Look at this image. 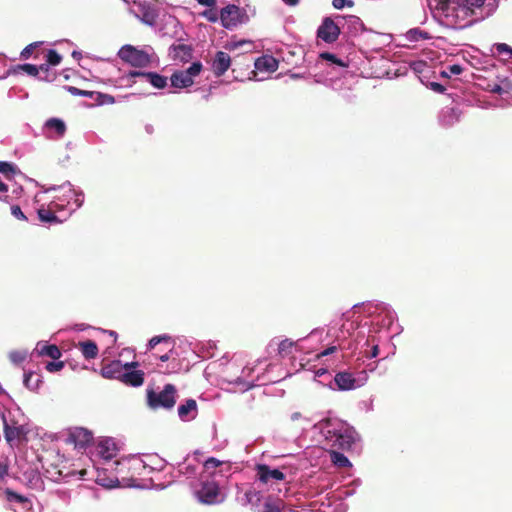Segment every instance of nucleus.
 <instances>
[{
	"label": "nucleus",
	"mask_w": 512,
	"mask_h": 512,
	"mask_svg": "<svg viewBox=\"0 0 512 512\" xmlns=\"http://www.w3.org/2000/svg\"><path fill=\"white\" fill-rule=\"evenodd\" d=\"M433 18L450 29H464L476 22L469 8L460 0H427Z\"/></svg>",
	"instance_id": "3"
},
{
	"label": "nucleus",
	"mask_w": 512,
	"mask_h": 512,
	"mask_svg": "<svg viewBox=\"0 0 512 512\" xmlns=\"http://www.w3.org/2000/svg\"><path fill=\"white\" fill-rule=\"evenodd\" d=\"M118 56L124 62L133 67H147L151 63V55L144 50L137 49L132 45H124L118 51Z\"/></svg>",
	"instance_id": "9"
},
{
	"label": "nucleus",
	"mask_w": 512,
	"mask_h": 512,
	"mask_svg": "<svg viewBox=\"0 0 512 512\" xmlns=\"http://www.w3.org/2000/svg\"><path fill=\"white\" fill-rule=\"evenodd\" d=\"M203 65L200 61H195L186 69L175 70L171 77V86L175 89L189 88L194 84V79L200 75Z\"/></svg>",
	"instance_id": "7"
},
{
	"label": "nucleus",
	"mask_w": 512,
	"mask_h": 512,
	"mask_svg": "<svg viewBox=\"0 0 512 512\" xmlns=\"http://www.w3.org/2000/svg\"><path fill=\"white\" fill-rule=\"evenodd\" d=\"M199 470H201V472L203 471V465L193 464L188 462L187 460L179 464L178 466L179 474L185 476L188 479L195 477L198 474Z\"/></svg>",
	"instance_id": "31"
},
{
	"label": "nucleus",
	"mask_w": 512,
	"mask_h": 512,
	"mask_svg": "<svg viewBox=\"0 0 512 512\" xmlns=\"http://www.w3.org/2000/svg\"><path fill=\"white\" fill-rule=\"evenodd\" d=\"M362 374L363 377L358 380L349 372H338L334 377V381L339 390H353L361 387L365 383L367 375L365 372Z\"/></svg>",
	"instance_id": "17"
},
{
	"label": "nucleus",
	"mask_w": 512,
	"mask_h": 512,
	"mask_svg": "<svg viewBox=\"0 0 512 512\" xmlns=\"http://www.w3.org/2000/svg\"><path fill=\"white\" fill-rule=\"evenodd\" d=\"M494 51L498 53L499 55H506V60H509L512 58V47L509 46L506 43H496L493 46Z\"/></svg>",
	"instance_id": "44"
},
{
	"label": "nucleus",
	"mask_w": 512,
	"mask_h": 512,
	"mask_svg": "<svg viewBox=\"0 0 512 512\" xmlns=\"http://www.w3.org/2000/svg\"><path fill=\"white\" fill-rule=\"evenodd\" d=\"M11 214L18 220H21V221H26L27 220V217L25 216V214L22 212L21 208L19 205H13L11 203Z\"/></svg>",
	"instance_id": "54"
},
{
	"label": "nucleus",
	"mask_w": 512,
	"mask_h": 512,
	"mask_svg": "<svg viewBox=\"0 0 512 512\" xmlns=\"http://www.w3.org/2000/svg\"><path fill=\"white\" fill-rule=\"evenodd\" d=\"M203 16L209 20L210 22H216L218 20V16L215 12L209 10V11H205L203 13Z\"/></svg>",
	"instance_id": "62"
},
{
	"label": "nucleus",
	"mask_w": 512,
	"mask_h": 512,
	"mask_svg": "<svg viewBox=\"0 0 512 512\" xmlns=\"http://www.w3.org/2000/svg\"><path fill=\"white\" fill-rule=\"evenodd\" d=\"M372 342H374V339L372 340ZM378 353H379L378 344L377 343H373V345L371 347V350H370L369 353L366 354V357L369 358V359H372V358L377 357Z\"/></svg>",
	"instance_id": "60"
},
{
	"label": "nucleus",
	"mask_w": 512,
	"mask_h": 512,
	"mask_svg": "<svg viewBox=\"0 0 512 512\" xmlns=\"http://www.w3.org/2000/svg\"><path fill=\"white\" fill-rule=\"evenodd\" d=\"M117 445L112 438L105 437L99 439L96 446V453L102 459L108 461L114 458L117 454Z\"/></svg>",
	"instance_id": "22"
},
{
	"label": "nucleus",
	"mask_w": 512,
	"mask_h": 512,
	"mask_svg": "<svg viewBox=\"0 0 512 512\" xmlns=\"http://www.w3.org/2000/svg\"><path fill=\"white\" fill-rule=\"evenodd\" d=\"M256 477L258 481L271 488L285 481V474L278 468H272L266 464L256 466Z\"/></svg>",
	"instance_id": "13"
},
{
	"label": "nucleus",
	"mask_w": 512,
	"mask_h": 512,
	"mask_svg": "<svg viewBox=\"0 0 512 512\" xmlns=\"http://www.w3.org/2000/svg\"><path fill=\"white\" fill-rule=\"evenodd\" d=\"M23 192V188L21 186H14L12 190H9V194L12 196V202L19 198Z\"/></svg>",
	"instance_id": "59"
},
{
	"label": "nucleus",
	"mask_w": 512,
	"mask_h": 512,
	"mask_svg": "<svg viewBox=\"0 0 512 512\" xmlns=\"http://www.w3.org/2000/svg\"><path fill=\"white\" fill-rule=\"evenodd\" d=\"M461 110L456 107H444L438 116L439 123L443 127H451L460 121Z\"/></svg>",
	"instance_id": "23"
},
{
	"label": "nucleus",
	"mask_w": 512,
	"mask_h": 512,
	"mask_svg": "<svg viewBox=\"0 0 512 512\" xmlns=\"http://www.w3.org/2000/svg\"><path fill=\"white\" fill-rule=\"evenodd\" d=\"M231 465L214 457L208 458L203 464V471L197 481L191 483L195 498L206 505L220 504L225 500L221 491L220 480L230 474Z\"/></svg>",
	"instance_id": "2"
},
{
	"label": "nucleus",
	"mask_w": 512,
	"mask_h": 512,
	"mask_svg": "<svg viewBox=\"0 0 512 512\" xmlns=\"http://www.w3.org/2000/svg\"><path fill=\"white\" fill-rule=\"evenodd\" d=\"M96 482L105 488H115L119 485L118 477L102 476L100 472L97 475Z\"/></svg>",
	"instance_id": "40"
},
{
	"label": "nucleus",
	"mask_w": 512,
	"mask_h": 512,
	"mask_svg": "<svg viewBox=\"0 0 512 512\" xmlns=\"http://www.w3.org/2000/svg\"><path fill=\"white\" fill-rule=\"evenodd\" d=\"M337 346L333 345V346H330L328 347L327 349L323 350L321 353L317 354V358H320V357H323V356H327V355H331L333 354L334 352L337 351Z\"/></svg>",
	"instance_id": "61"
},
{
	"label": "nucleus",
	"mask_w": 512,
	"mask_h": 512,
	"mask_svg": "<svg viewBox=\"0 0 512 512\" xmlns=\"http://www.w3.org/2000/svg\"><path fill=\"white\" fill-rule=\"evenodd\" d=\"M170 340V336L168 335H158L152 337L148 342V348L153 349L156 345L160 344L161 342H165Z\"/></svg>",
	"instance_id": "51"
},
{
	"label": "nucleus",
	"mask_w": 512,
	"mask_h": 512,
	"mask_svg": "<svg viewBox=\"0 0 512 512\" xmlns=\"http://www.w3.org/2000/svg\"><path fill=\"white\" fill-rule=\"evenodd\" d=\"M44 128L47 130L48 137L62 138L66 132V125L63 120L59 118H50L45 124Z\"/></svg>",
	"instance_id": "24"
},
{
	"label": "nucleus",
	"mask_w": 512,
	"mask_h": 512,
	"mask_svg": "<svg viewBox=\"0 0 512 512\" xmlns=\"http://www.w3.org/2000/svg\"><path fill=\"white\" fill-rule=\"evenodd\" d=\"M33 353H36L39 356H48L54 360H57L61 357V351L56 345H49L42 341L36 344Z\"/></svg>",
	"instance_id": "29"
},
{
	"label": "nucleus",
	"mask_w": 512,
	"mask_h": 512,
	"mask_svg": "<svg viewBox=\"0 0 512 512\" xmlns=\"http://www.w3.org/2000/svg\"><path fill=\"white\" fill-rule=\"evenodd\" d=\"M67 89H68V91L72 95H75V96H86V97L89 96V97H91L94 94V92L81 90V89L73 87V86H68Z\"/></svg>",
	"instance_id": "55"
},
{
	"label": "nucleus",
	"mask_w": 512,
	"mask_h": 512,
	"mask_svg": "<svg viewBox=\"0 0 512 512\" xmlns=\"http://www.w3.org/2000/svg\"><path fill=\"white\" fill-rule=\"evenodd\" d=\"M3 421L5 439L8 443L13 444L14 442L20 441L25 437L27 429L24 425L16 424L14 422L9 423L5 416L3 417Z\"/></svg>",
	"instance_id": "19"
},
{
	"label": "nucleus",
	"mask_w": 512,
	"mask_h": 512,
	"mask_svg": "<svg viewBox=\"0 0 512 512\" xmlns=\"http://www.w3.org/2000/svg\"><path fill=\"white\" fill-rule=\"evenodd\" d=\"M460 3L469 8L476 22L489 17L497 8L496 0H460Z\"/></svg>",
	"instance_id": "12"
},
{
	"label": "nucleus",
	"mask_w": 512,
	"mask_h": 512,
	"mask_svg": "<svg viewBox=\"0 0 512 512\" xmlns=\"http://www.w3.org/2000/svg\"><path fill=\"white\" fill-rule=\"evenodd\" d=\"M129 77H141L145 79L146 82H149L156 89H164L168 84L167 77L160 75L156 72H143V71H130Z\"/></svg>",
	"instance_id": "20"
},
{
	"label": "nucleus",
	"mask_w": 512,
	"mask_h": 512,
	"mask_svg": "<svg viewBox=\"0 0 512 512\" xmlns=\"http://www.w3.org/2000/svg\"><path fill=\"white\" fill-rule=\"evenodd\" d=\"M283 505L281 499L269 496L265 499L262 512H284Z\"/></svg>",
	"instance_id": "37"
},
{
	"label": "nucleus",
	"mask_w": 512,
	"mask_h": 512,
	"mask_svg": "<svg viewBox=\"0 0 512 512\" xmlns=\"http://www.w3.org/2000/svg\"><path fill=\"white\" fill-rule=\"evenodd\" d=\"M178 415L183 421H190L197 415V403L194 399H188L178 407Z\"/></svg>",
	"instance_id": "28"
},
{
	"label": "nucleus",
	"mask_w": 512,
	"mask_h": 512,
	"mask_svg": "<svg viewBox=\"0 0 512 512\" xmlns=\"http://www.w3.org/2000/svg\"><path fill=\"white\" fill-rule=\"evenodd\" d=\"M231 66V57L224 51H217L212 62L211 69L216 77H220L226 73Z\"/></svg>",
	"instance_id": "21"
},
{
	"label": "nucleus",
	"mask_w": 512,
	"mask_h": 512,
	"mask_svg": "<svg viewBox=\"0 0 512 512\" xmlns=\"http://www.w3.org/2000/svg\"><path fill=\"white\" fill-rule=\"evenodd\" d=\"M81 352L86 359H94L98 355V347L94 341L88 340L79 343Z\"/></svg>",
	"instance_id": "36"
},
{
	"label": "nucleus",
	"mask_w": 512,
	"mask_h": 512,
	"mask_svg": "<svg viewBox=\"0 0 512 512\" xmlns=\"http://www.w3.org/2000/svg\"><path fill=\"white\" fill-rule=\"evenodd\" d=\"M361 308L368 316L374 317L377 320V324H380L381 327L390 329L397 320V314L394 309L384 302L374 301L353 306L355 310Z\"/></svg>",
	"instance_id": "5"
},
{
	"label": "nucleus",
	"mask_w": 512,
	"mask_h": 512,
	"mask_svg": "<svg viewBox=\"0 0 512 512\" xmlns=\"http://www.w3.org/2000/svg\"><path fill=\"white\" fill-rule=\"evenodd\" d=\"M18 69L24 71L25 73H27L30 76L40 77L39 76L40 72H45V73L48 72V65L41 64L40 66H36L33 64L26 63V64L19 65Z\"/></svg>",
	"instance_id": "38"
},
{
	"label": "nucleus",
	"mask_w": 512,
	"mask_h": 512,
	"mask_svg": "<svg viewBox=\"0 0 512 512\" xmlns=\"http://www.w3.org/2000/svg\"><path fill=\"white\" fill-rule=\"evenodd\" d=\"M27 356H28V351L25 349L24 350H14L9 353V359L15 365H19L22 362H24L26 360Z\"/></svg>",
	"instance_id": "41"
},
{
	"label": "nucleus",
	"mask_w": 512,
	"mask_h": 512,
	"mask_svg": "<svg viewBox=\"0 0 512 512\" xmlns=\"http://www.w3.org/2000/svg\"><path fill=\"white\" fill-rule=\"evenodd\" d=\"M115 471L118 475L124 477L126 472H131L132 475H144L146 471L149 472L152 470L150 466H148L141 458L139 457H131L124 458L114 462Z\"/></svg>",
	"instance_id": "11"
},
{
	"label": "nucleus",
	"mask_w": 512,
	"mask_h": 512,
	"mask_svg": "<svg viewBox=\"0 0 512 512\" xmlns=\"http://www.w3.org/2000/svg\"><path fill=\"white\" fill-rule=\"evenodd\" d=\"M0 174H2L6 180L11 181L16 175L21 174V172L15 164L0 161Z\"/></svg>",
	"instance_id": "34"
},
{
	"label": "nucleus",
	"mask_w": 512,
	"mask_h": 512,
	"mask_svg": "<svg viewBox=\"0 0 512 512\" xmlns=\"http://www.w3.org/2000/svg\"><path fill=\"white\" fill-rule=\"evenodd\" d=\"M23 383L30 390H35L39 387V385L41 383V379H40L39 375H37L33 372H28V373H24Z\"/></svg>",
	"instance_id": "39"
},
{
	"label": "nucleus",
	"mask_w": 512,
	"mask_h": 512,
	"mask_svg": "<svg viewBox=\"0 0 512 512\" xmlns=\"http://www.w3.org/2000/svg\"><path fill=\"white\" fill-rule=\"evenodd\" d=\"M240 364L236 361L228 362L222 370L223 381L234 385L241 391H248L256 386V379H248L240 375Z\"/></svg>",
	"instance_id": "6"
},
{
	"label": "nucleus",
	"mask_w": 512,
	"mask_h": 512,
	"mask_svg": "<svg viewBox=\"0 0 512 512\" xmlns=\"http://www.w3.org/2000/svg\"><path fill=\"white\" fill-rule=\"evenodd\" d=\"M5 497L9 502L25 503L28 501L27 497L18 494L10 488L4 490Z\"/></svg>",
	"instance_id": "42"
},
{
	"label": "nucleus",
	"mask_w": 512,
	"mask_h": 512,
	"mask_svg": "<svg viewBox=\"0 0 512 512\" xmlns=\"http://www.w3.org/2000/svg\"><path fill=\"white\" fill-rule=\"evenodd\" d=\"M314 429L323 437L325 446L331 449V462L340 468L351 466L349 459L337 450L348 451L352 448L358 439L355 429L336 418L322 420L314 425Z\"/></svg>",
	"instance_id": "1"
},
{
	"label": "nucleus",
	"mask_w": 512,
	"mask_h": 512,
	"mask_svg": "<svg viewBox=\"0 0 512 512\" xmlns=\"http://www.w3.org/2000/svg\"><path fill=\"white\" fill-rule=\"evenodd\" d=\"M95 101L99 105H109V104H113L115 102V99L113 96H111L109 94L97 92Z\"/></svg>",
	"instance_id": "47"
},
{
	"label": "nucleus",
	"mask_w": 512,
	"mask_h": 512,
	"mask_svg": "<svg viewBox=\"0 0 512 512\" xmlns=\"http://www.w3.org/2000/svg\"><path fill=\"white\" fill-rule=\"evenodd\" d=\"M320 57L322 59H325V60H328L338 66H341V67H346L347 64L342 60V59H339L337 58L334 54H331L329 52H324V53H321L320 54Z\"/></svg>",
	"instance_id": "49"
},
{
	"label": "nucleus",
	"mask_w": 512,
	"mask_h": 512,
	"mask_svg": "<svg viewBox=\"0 0 512 512\" xmlns=\"http://www.w3.org/2000/svg\"><path fill=\"white\" fill-rule=\"evenodd\" d=\"M0 201L11 204L12 196L9 194V187L0 176Z\"/></svg>",
	"instance_id": "43"
},
{
	"label": "nucleus",
	"mask_w": 512,
	"mask_h": 512,
	"mask_svg": "<svg viewBox=\"0 0 512 512\" xmlns=\"http://www.w3.org/2000/svg\"><path fill=\"white\" fill-rule=\"evenodd\" d=\"M430 86L433 91L438 92V93H443L445 90L444 86L437 82H432L430 84Z\"/></svg>",
	"instance_id": "63"
},
{
	"label": "nucleus",
	"mask_w": 512,
	"mask_h": 512,
	"mask_svg": "<svg viewBox=\"0 0 512 512\" xmlns=\"http://www.w3.org/2000/svg\"><path fill=\"white\" fill-rule=\"evenodd\" d=\"M63 367H64L63 361H52V362L47 363L46 370L48 372L54 373V372L60 371L61 369H63Z\"/></svg>",
	"instance_id": "53"
},
{
	"label": "nucleus",
	"mask_w": 512,
	"mask_h": 512,
	"mask_svg": "<svg viewBox=\"0 0 512 512\" xmlns=\"http://www.w3.org/2000/svg\"><path fill=\"white\" fill-rule=\"evenodd\" d=\"M463 71V68L461 65L453 64L446 67L444 71H442V75L445 77H450L452 75H459Z\"/></svg>",
	"instance_id": "48"
},
{
	"label": "nucleus",
	"mask_w": 512,
	"mask_h": 512,
	"mask_svg": "<svg viewBox=\"0 0 512 512\" xmlns=\"http://www.w3.org/2000/svg\"><path fill=\"white\" fill-rule=\"evenodd\" d=\"M339 21L344 22L349 29V32L352 34H358L364 30V25L362 20L355 15H348L346 17H340Z\"/></svg>",
	"instance_id": "30"
},
{
	"label": "nucleus",
	"mask_w": 512,
	"mask_h": 512,
	"mask_svg": "<svg viewBox=\"0 0 512 512\" xmlns=\"http://www.w3.org/2000/svg\"><path fill=\"white\" fill-rule=\"evenodd\" d=\"M243 46H249V48L251 49L252 42L248 41V40L230 41L225 45V48L227 50L233 51V50H237Z\"/></svg>",
	"instance_id": "46"
},
{
	"label": "nucleus",
	"mask_w": 512,
	"mask_h": 512,
	"mask_svg": "<svg viewBox=\"0 0 512 512\" xmlns=\"http://www.w3.org/2000/svg\"><path fill=\"white\" fill-rule=\"evenodd\" d=\"M35 203L37 204V213L41 222L48 224L60 222L56 216V213L60 211L52 206L41 191L35 195Z\"/></svg>",
	"instance_id": "14"
},
{
	"label": "nucleus",
	"mask_w": 512,
	"mask_h": 512,
	"mask_svg": "<svg viewBox=\"0 0 512 512\" xmlns=\"http://www.w3.org/2000/svg\"><path fill=\"white\" fill-rule=\"evenodd\" d=\"M220 20L226 29H234L248 21L246 11L234 4L227 5L220 12Z\"/></svg>",
	"instance_id": "10"
},
{
	"label": "nucleus",
	"mask_w": 512,
	"mask_h": 512,
	"mask_svg": "<svg viewBox=\"0 0 512 512\" xmlns=\"http://www.w3.org/2000/svg\"><path fill=\"white\" fill-rule=\"evenodd\" d=\"M92 440V432L83 427H75L71 429L68 435V441L73 443L77 449L86 448Z\"/></svg>",
	"instance_id": "18"
},
{
	"label": "nucleus",
	"mask_w": 512,
	"mask_h": 512,
	"mask_svg": "<svg viewBox=\"0 0 512 512\" xmlns=\"http://www.w3.org/2000/svg\"><path fill=\"white\" fill-rule=\"evenodd\" d=\"M198 4L206 7H214L216 4V0H197Z\"/></svg>",
	"instance_id": "64"
},
{
	"label": "nucleus",
	"mask_w": 512,
	"mask_h": 512,
	"mask_svg": "<svg viewBox=\"0 0 512 512\" xmlns=\"http://www.w3.org/2000/svg\"><path fill=\"white\" fill-rule=\"evenodd\" d=\"M332 5L336 9H342L346 5L351 6L352 5V1H350V0H333L332 1Z\"/></svg>",
	"instance_id": "58"
},
{
	"label": "nucleus",
	"mask_w": 512,
	"mask_h": 512,
	"mask_svg": "<svg viewBox=\"0 0 512 512\" xmlns=\"http://www.w3.org/2000/svg\"><path fill=\"white\" fill-rule=\"evenodd\" d=\"M169 54L175 61L188 62L192 58V48L186 44L173 45Z\"/></svg>",
	"instance_id": "27"
},
{
	"label": "nucleus",
	"mask_w": 512,
	"mask_h": 512,
	"mask_svg": "<svg viewBox=\"0 0 512 512\" xmlns=\"http://www.w3.org/2000/svg\"><path fill=\"white\" fill-rule=\"evenodd\" d=\"M124 370V364L119 360H114L102 367L101 375L107 379L120 380Z\"/></svg>",
	"instance_id": "26"
},
{
	"label": "nucleus",
	"mask_w": 512,
	"mask_h": 512,
	"mask_svg": "<svg viewBox=\"0 0 512 512\" xmlns=\"http://www.w3.org/2000/svg\"><path fill=\"white\" fill-rule=\"evenodd\" d=\"M36 46H37V43H31V44L27 45V46H26V47L21 51V54H20L21 58H23V59H27V58L31 55L32 51L34 50V48H35Z\"/></svg>",
	"instance_id": "57"
},
{
	"label": "nucleus",
	"mask_w": 512,
	"mask_h": 512,
	"mask_svg": "<svg viewBox=\"0 0 512 512\" xmlns=\"http://www.w3.org/2000/svg\"><path fill=\"white\" fill-rule=\"evenodd\" d=\"M340 34L339 21L334 22L331 18H325L318 27L317 36L326 43L335 42Z\"/></svg>",
	"instance_id": "16"
},
{
	"label": "nucleus",
	"mask_w": 512,
	"mask_h": 512,
	"mask_svg": "<svg viewBox=\"0 0 512 512\" xmlns=\"http://www.w3.org/2000/svg\"><path fill=\"white\" fill-rule=\"evenodd\" d=\"M42 188L43 190L41 192L46 196V199L52 206L61 212L67 211L68 215L72 214L83 205V191L75 189L70 182H65L59 186L52 185Z\"/></svg>",
	"instance_id": "4"
},
{
	"label": "nucleus",
	"mask_w": 512,
	"mask_h": 512,
	"mask_svg": "<svg viewBox=\"0 0 512 512\" xmlns=\"http://www.w3.org/2000/svg\"><path fill=\"white\" fill-rule=\"evenodd\" d=\"M278 66V60L271 55H263L254 63V67L257 71L265 73L275 72L278 69Z\"/></svg>",
	"instance_id": "25"
},
{
	"label": "nucleus",
	"mask_w": 512,
	"mask_h": 512,
	"mask_svg": "<svg viewBox=\"0 0 512 512\" xmlns=\"http://www.w3.org/2000/svg\"><path fill=\"white\" fill-rule=\"evenodd\" d=\"M240 375L242 376H245L247 377L248 379H256V381H258V377L257 378H254L252 376V373L254 371V367H251V366H242L240 364Z\"/></svg>",
	"instance_id": "56"
},
{
	"label": "nucleus",
	"mask_w": 512,
	"mask_h": 512,
	"mask_svg": "<svg viewBox=\"0 0 512 512\" xmlns=\"http://www.w3.org/2000/svg\"><path fill=\"white\" fill-rule=\"evenodd\" d=\"M61 60H62V57H61V55L56 50L50 49L47 52V55H46L47 63H46V65H48V67L50 65H52V66L59 65Z\"/></svg>",
	"instance_id": "45"
},
{
	"label": "nucleus",
	"mask_w": 512,
	"mask_h": 512,
	"mask_svg": "<svg viewBox=\"0 0 512 512\" xmlns=\"http://www.w3.org/2000/svg\"><path fill=\"white\" fill-rule=\"evenodd\" d=\"M147 401L148 405L153 409H171L176 403V388L172 384H167L159 393L148 391Z\"/></svg>",
	"instance_id": "8"
},
{
	"label": "nucleus",
	"mask_w": 512,
	"mask_h": 512,
	"mask_svg": "<svg viewBox=\"0 0 512 512\" xmlns=\"http://www.w3.org/2000/svg\"><path fill=\"white\" fill-rule=\"evenodd\" d=\"M293 346V341H291L290 339H284L279 343L278 352L280 354H286Z\"/></svg>",
	"instance_id": "52"
},
{
	"label": "nucleus",
	"mask_w": 512,
	"mask_h": 512,
	"mask_svg": "<svg viewBox=\"0 0 512 512\" xmlns=\"http://www.w3.org/2000/svg\"><path fill=\"white\" fill-rule=\"evenodd\" d=\"M158 14L156 10L150 6H143L141 8V16L140 20L148 25V26H154L157 21Z\"/></svg>",
	"instance_id": "35"
},
{
	"label": "nucleus",
	"mask_w": 512,
	"mask_h": 512,
	"mask_svg": "<svg viewBox=\"0 0 512 512\" xmlns=\"http://www.w3.org/2000/svg\"><path fill=\"white\" fill-rule=\"evenodd\" d=\"M261 498L262 495L260 491L250 488L244 493V497L242 498V504L251 505L252 508H256L259 506Z\"/></svg>",
	"instance_id": "33"
},
{
	"label": "nucleus",
	"mask_w": 512,
	"mask_h": 512,
	"mask_svg": "<svg viewBox=\"0 0 512 512\" xmlns=\"http://www.w3.org/2000/svg\"><path fill=\"white\" fill-rule=\"evenodd\" d=\"M138 362H127L124 364L125 370L122 373L120 381L125 385L139 387L144 383V372L137 370Z\"/></svg>",
	"instance_id": "15"
},
{
	"label": "nucleus",
	"mask_w": 512,
	"mask_h": 512,
	"mask_svg": "<svg viewBox=\"0 0 512 512\" xmlns=\"http://www.w3.org/2000/svg\"><path fill=\"white\" fill-rule=\"evenodd\" d=\"M356 329V326L354 324V322H349V323H343L342 324V327H341V334L342 336H338L337 338L340 340V337H342L343 339H345L347 336L345 335V333L349 336L351 335V333Z\"/></svg>",
	"instance_id": "50"
},
{
	"label": "nucleus",
	"mask_w": 512,
	"mask_h": 512,
	"mask_svg": "<svg viewBox=\"0 0 512 512\" xmlns=\"http://www.w3.org/2000/svg\"><path fill=\"white\" fill-rule=\"evenodd\" d=\"M404 37L407 41L409 42H420V41H424V40H430L432 39V36L420 29V28H412V29H409L405 34H404Z\"/></svg>",
	"instance_id": "32"
}]
</instances>
